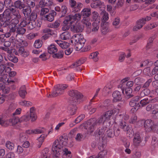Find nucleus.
<instances>
[{"instance_id":"obj_32","label":"nucleus","mask_w":158,"mask_h":158,"mask_svg":"<svg viewBox=\"0 0 158 158\" xmlns=\"http://www.w3.org/2000/svg\"><path fill=\"white\" fill-rule=\"evenodd\" d=\"M144 24H143V21L141 19L138 21L137 24L133 28V30L134 31H136L141 28Z\"/></svg>"},{"instance_id":"obj_12","label":"nucleus","mask_w":158,"mask_h":158,"mask_svg":"<svg viewBox=\"0 0 158 158\" xmlns=\"http://www.w3.org/2000/svg\"><path fill=\"white\" fill-rule=\"evenodd\" d=\"M128 78H124L121 81V83L122 84V87L123 89L122 90L123 92L124 91L123 89L124 87L123 86L124 84L126 85V88H131V87H132L134 85L133 81H127L128 80Z\"/></svg>"},{"instance_id":"obj_31","label":"nucleus","mask_w":158,"mask_h":158,"mask_svg":"<svg viewBox=\"0 0 158 158\" xmlns=\"http://www.w3.org/2000/svg\"><path fill=\"white\" fill-rule=\"evenodd\" d=\"M81 13L83 16L88 17L91 15V9L89 8H84L81 11Z\"/></svg>"},{"instance_id":"obj_19","label":"nucleus","mask_w":158,"mask_h":158,"mask_svg":"<svg viewBox=\"0 0 158 158\" xmlns=\"http://www.w3.org/2000/svg\"><path fill=\"white\" fill-rule=\"evenodd\" d=\"M53 3L52 0H41L39 2V7L42 8L44 6H52Z\"/></svg>"},{"instance_id":"obj_55","label":"nucleus","mask_w":158,"mask_h":158,"mask_svg":"<svg viewBox=\"0 0 158 158\" xmlns=\"http://www.w3.org/2000/svg\"><path fill=\"white\" fill-rule=\"evenodd\" d=\"M132 91V89L131 88H126L125 89V94L129 98L132 96L131 94Z\"/></svg>"},{"instance_id":"obj_56","label":"nucleus","mask_w":158,"mask_h":158,"mask_svg":"<svg viewBox=\"0 0 158 158\" xmlns=\"http://www.w3.org/2000/svg\"><path fill=\"white\" fill-rule=\"evenodd\" d=\"M30 120V117L29 114H28L26 115L22 116L20 118V122L23 121L27 122Z\"/></svg>"},{"instance_id":"obj_52","label":"nucleus","mask_w":158,"mask_h":158,"mask_svg":"<svg viewBox=\"0 0 158 158\" xmlns=\"http://www.w3.org/2000/svg\"><path fill=\"white\" fill-rule=\"evenodd\" d=\"M26 4L28 5L29 8H33L35 5V0H27Z\"/></svg>"},{"instance_id":"obj_42","label":"nucleus","mask_w":158,"mask_h":158,"mask_svg":"<svg viewBox=\"0 0 158 158\" xmlns=\"http://www.w3.org/2000/svg\"><path fill=\"white\" fill-rule=\"evenodd\" d=\"M120 19L118 18L114 19L113 21V25L116 28H118L119 27Z\"/></svg>"},{"instance_id":"obj_39","label":"nucleus","mask_w":158,"mask_h":158,"mask_svg":"<svg viewBox=\"0 0 158 158\" xmlns=\"http://www.w3.org/2000/svg\"><path fill=\"white\" fill-rule=\"evenodd\" d=\"M98 53L97 52H93L91 53L89 58L90 59H93V60L94 61H97L98 60Z\"/></svg>"},{"instance_id":"obj_38","label":"nucleus","mask_w":158,"mask_h":158,"mask_svg":"<svg viewBox=\"0 0 158 158\" xmlns=\"http://www.w3.org/2000/svg\"><path fill=\"white\" fill-rule=\"evenodd\" d=\"M63 52L62 51H60L58 53L53 54L52 56L54 58L60 59L63 57Z\"/></svg>"},{"instance_id":"obj_54","label":"nucleus","mask_w":158,"mask_h":158,"mask_svg":"<svg viewBox=\"0 0 158 158\" xmlns=\"http://www.w3.org/2000/svg\"><path fill=\"white\" fill-rule=\"evenodd\" d=\"M105 127H104L103 128H100L98 131V134L99 135L100 137L102 138L104 137V132L105 131Z\"/></svg>"},{"instance_id":"obj_27","label":"nucleus","mask_w":158,"mask_h":158,"mask_svg":"<svg viewBox=\"0 0 158 158\" xmlns=\"http://www.w3.org/2000/svg\"><path fill=\"white\" fill-rule=\"evenodd\" d=\"M48 53L52 55L56 52L58 49L56 46L53 44L50 45L48 48Z\"/></svg>"},{"instance_id":"obj_61","label":"nucleus","mask_w":158,"mask_h":158,"mask_svg":"<svg viewBox=\"0 0 158 158\" xmlns=\"http://www.w3.org/2000/svg\"><path fill=\"white\" fill-rule=\"evenodd\" d=\"M31 12V8L29 7L23 9V13L25 17L27 16Z\"/></svg>"},{"instance_id":"obj_11","label":"nucleus","mask_w":158,"mask_h":158,"mask_svg":"<svg viewBox=\"0 0 158 158\" xmlns=\"http://www.w3.org/2000/svg\"><path fill=\"white\" fill-rule=\"evenodd\" d=\"M84 29V26L79 22H76L75 25L71 27V30L74 32H82Z\"/></svg>"},{"instance_id":"obj_10","label":"nucleus","mask_w":158,"mask_h":158,"mask_svg":"<svg viewBox=\"0 0 158 158\" xmlns=\"http://www.w3.org/2000/svg\"><path fill=\"white\" fill-rule=\"evenodd\" d=\"M19 20L17 19H12L10 22V23L9 27L10 32H14L19 26Z\"/></svg>"},{"instance_id":"obj_46","label":"nucleus","mask_w":158,"mask_h":158,"mask_svg":"<svg viewBox=\"0 0 158 158\" xmlns=\"http://www.w3.org/2000/svg\"><path fill=\"white\" fill-rule=\"evenodd\" d=\"M127 132V135L129 137H131L134 134V132L131 127H127V128L125 129L124 131Z\"/></svg>"},{"instance_id":"obj_4","label":"nucleus","mask_w":158,"mask_h":158,"mask_svg":"<svg viewBox=\"0 0 158 158\" xmlns=\"http://www.w3.org/2000/svg\"><path fill=\"white\" fill-rule=\"evenodd\" d=\"M68 87L67 85L60 84L56 85L54 87L51 94L47 95L48 98L54 97L63 94L64 90Z\"/></svg>"},{"instance_id":"obj_17","label":"nucleus","mask_w":158,"mask_h":158,"mask_svg":"<svg viewBox=\"0 0 158 158\" xmlns=\"http://www.w3.org/2000/svg\"><path fill=\"white\" fill-rule=\"evenodd\" d=\"M119 111V110L118 109L114 108L112 110H109L105 113L103 114V116H105L108 120H109L112 114L118 113Z\"/></svg>"},{"instance_id":"obj_24","label":"nucleus","mask_w":158,"mask_h":158,"mask_svg":"<svg viewBox=\"0 0 158 158\" xmlns=\"http://www.w3.org/2000/svg\"><path fill=\"white\" fill-rule=\"evenodd\" d=\"M91 20L94 21V22H96V23L100 22L101 21L100 17L97 12L94 11L92 12Z\"/></svg>"},{"instance_id":"obj_57","label":"nucleus","mask_w":158,"mask_h":158,"mask_svg":"<svg viewBox=\"0 0 158 158\" xmlns=\"http://www.w3.org/2000/svg\"><path fill=\"white\" fill-rule=\"evenodd\" d=\"M42 45V41L40 40H37L35 41L34 43V46L36 48H40Z\"/></svg>"},{"instance_id":"obj_64","label":"nucleus","mask_w":158,"mask_h":158,"mask_svg":"<svg viewBox=\"0 0 158 158\" xmlns=\"http://www.w3.org/2000/svg\"><path fill=\"white\" fill-rule=\"evenodd\" d=\"M154 106L152 113L156 114V116L158 117V105L154 104Z\"/></svg>"},{"instance_id":"obj_48","label":"nucleus","mask_w":158,"mask_h":158,"mask_svg":"<svg viewBox=\"0 0 158 158\" xmlns=\"http://www.w3.org/2000/svg\"><path fill=\"white\" fill-rule=\"evenodd\" d=\"M77 107L75 105H70L69 108V113L71 115H74L76 112Z\"/></svg>"},{"instance_id":"obj_40","label":"nucleus","mask_w":158,"mask_h":158,"mask_svg":"<svg viewBox=\"0 0 158 158\" xmlns=\"http://www.w3.org/2000/svg\"><path fill=\"white\" fill-rule=\"evenodd\" d=\"M85 44H82L80 43L79 42H76L75 43V49L76 51H79L80 52L81 51V49L83 47Z\"/></svg>"},{"instance_id":"obj_26","label":"nucleus","mask_w":158,"mask_h":158,"mask_svg":"<svg viewBox=\"0 0 158 158\" xmlns=\"http://www.w3.org/2000/svg\"><path fill=\"white\" fill-rule=\"evenodd\" d=\"M19 94L20 96L22 98H24L26 95L27 94L26 90V88L25 85H23L21 86L19 89Z\"/></svg>"},{"instance_id":"obj_9","label":"nucleus","mask_w":158,"mask_h":158,"mask_svg":"<svg viewBox=\"0 0 158 158\" xmlns=\"http://www.w3.org/2000/svg\"><path fill=\"white\" fill-rule=\"evenodd\" d=\"M139 100V97L138 96H136L134 98L129 102L130 105L133 107L131 109V110L135 112L138 110L139 107V103L137 102Z\"/></svg>"},{"instance_id":"obj_29","label":"nucleus","mask_w":158,"mask_h":158,"mask_svg":"<svg viewBox=\"0 0 158 158\" xmlns=\"http://www.w3.org/2000/svg\"><path fill=\"white\" fill-rule=\"evenodd\" d=\"M56 42L62 49L67 48L69 46V44L66 42L56 40Z\"/></svg>"},{"instance_id":"obj_5","label":"nucleus","mask_w":158,"mask_h":158,"mask_svg":"<svg viewBox=\"0 0 158 158\" xmlns=\"http://www.w3.org/2000/svg\"><path fill=\"white\" fill-rule=\"evenodd\" d=\"M69 95L72 98L73 102L78 104L80 99L82 97V95L76 90H71L69 92Z\"/></svg>"},{"instance_id":"obj_62","label":"nucleus","mask_w":158,"mask_h":158,"mask_svg":"<svg viewBox=\"0 0 158 158\" xmlns=\"http://www.w3.org/2000/svg\"><path fill=\"white\" fill-rule=\"evenodd\" d=\"M8 59L10 61L16 63L18 61V59L14 55H10L8 56Z\"/></svg>"},{"instance_id":"obj_58","label":"nucleus","mask_w":158,"mask_h":158,"mask_svg":"<svg viewBox=\"0 0 158 158\" xmlns=\"http://www.w3.org/2000/svg\"><path fill=\"white\" fill-rule=\"evenodd\" d=\"M107 154V152L105 150L100 152L98 156L95 158H105V156Z\"/></svg>"},{"instance_id":"obj_45","label":"nucleus","mask_w":158,"mask_h":158,"mask_svg":"<svg viewBox=\"0 0 158 158\" xmlns=\"http://www.w3.org/2000/svg\"><path fill=\"white\" fill-rule=\"evenodd\" d=\"M81 23L85 24L87 27H89L91 25L90 19L88 18L84 17L82 20Z\"/></svg>"},{"instance_id":"obj_21","label":"nucleus","mask_w":158,"mask_h":158,"mask_svg":"<svg viewBox=\"0 0 158 158\" xmlns=\"http://www.w3.org/2000/svg\"><path fill=\"white\" fill-rule=\"evenodd\" d=\"M16 105L15 103H10L5 109V111L6 114H9L12 112L16 108Z\"/></svg>"},{"instance_id":"obj_36","label":"nucleus","mask_w":158,"mask_h":158,"mask_svg":"<svg viewBox=\"0 0 158 158\" xmlns=\"http://www.w3.org/2000/svg\"><path fill=\"white\" fill-rule=\"evenodd\" d=\"M102 4H103V2L100 1L92 2L91 4V6L92 8H96L98 7L100 8V6L102 5Z\"/></svg>"},{"instance_id":"obj_18","label":"nucleus","mask_w":158,"mask_h":158,"mask_svg":"<svg viewBox=\"0 0 158 158\" xmlns=\"http://www.w3.org/2000/svg\"><path fill=\"white\" fill-rule=\"evenodd\" d=\"M74 40L76 42L85 44L86 40L84 38L83 35L81 34H77L74 35Z\"/></svg>"},{"instance_id":"obj_50","label":"nucleus","mask_w":158,"mask_h":158,"mask_svg":"<svg viewBox=\"0 0 158 158\" xmlns=\"http://www.w3.org/2000/svg\"><path fill=\"white\" fill-rule=\"evenodd\" d=\"M28 138L27 136L25 133H21L20 135L19 140L21 142L26 140Z\"/></svg>"},{"instance_id":"obj_44","label":"nucleus","mask_w":158,"mask_h":158,"mask_svg":"<svg viewBox=\"0 0 158 158\" xmlns=\"http://www.w3.org/2000/svg\"><path fill=\"white\" fill-rule=\"evenodd\" d=\"M106 134L108 137L112 138L114 135V132L113 129L109 128L106 131Z\"/></svg>"},{"instance_id":"obj_49","label":"nucleus","mask_w":158,"mask_h":158,"mask_svg":"<svg viewBox=\"0 0 158 158\" xmlns=\"http://www.w3.org/2000/svg\"><path fill=\"white\" fill-rule=\"evenodd\" d=\"M6 66V69H5V72L8 73L11 70V69L10 67H12L14 66V64L10 62L4 64Z\"/></svg>"},{"instance_id":"obj_6","label":"nucleus","mask_w":158,"mask_h":158,"mask_svg":"<svg viewBox=\"0 0 158 158\" xmlns=\"http://www.w3.org/2000/svg\"><path fill=\"white\" fill-rule=\"evenodd\" d=\"M156 124L151 119H147L145 121L144 127L146 131L150 132L155 131L157 127Z\"/></svg>"},{"instance_id":"obj_1","label":"nucleus","mask_w":158,"mask_h":158,"mask_svg":"<svg viewBox=\"0 0 158 158\" xmlns=\"http://www.w3.org/2000/svg\"><path fill=\"white\" fill-rule=\"evenodd\" d=\"M108 120L106 117L103 116V114L97 120L95 118L90 119L83 125L89 132L91 133L94 131L97 125L103 124L104 122Z\"/></svg>"},{"instance_id":"obj_60","label":"nucleus","mask_w":158,"mask_h":158,"mask_svg":"<svg viewBox=\"0 0 158 158\" xmlns=\"http://www.w3.org/2000/svg\"><path fill=\"white\" fill-rule=\"evenodd\" d=\"M157 26L156 23H153L148 25L145 27L146 30H149L156 27Z\"/></svg>"},{"instance_id":"obj_37","label":"nucleus","mask_w":158,"mask_h":158,"mask_svg":"<svg viewBox=\"0 0 158 158\" xmlns=\"http://www.w3.org/2000/svg\"><path fill=\"white\" fill-rule=\"evenodd\" d=\"M14 6L16 8H19L21 9L23 8L24 7V4L20 1L18 0L16 1L15 3Z\"/></svg>"},{"instance_id":"obj_16","label":"nucleus","mask_w":158,"mask_h":158,"mask_svg":"<svg viewBox=\"0 0 158 158\" xmlns=\"http://www.w3.org/2000/svg\"><path fill=\"white\" fill-rule=\"evenodd\" d=\"M113 98V101L114 102H116L120 101L122 99V97L121 93L118 91H114L112 94Z\"/></svg>"},{"instance_id":"obj_63","label":"nucleus","mask_w":158,"mask_h":158,"mask_svg":"<svg viewBox=\"0 0 158 158\" xmlns=\"http://www.w3.org/2000/svg\"><path fill=\"white\" fill-rule=\"evenodd\" d=\"M150 90L148 89H144L141 92L140 95L141 97H143L145 95H148L150 93Z\"/></svg>"},{"instance_id":"obj_2","label":"nucleus","mask_w":158,"mask_h":158,"mask_svg":"<svg viewBox=\"0 0 158 158\" xmlns=\"http://www.w3.org/2000/svg\"><path fill=\"white\" fill-rule=\"evenodd\" d=\"M60 139V140L56 139L52 146V151L55 155L53 156V158H59L58 156L62 152L63 146H66L67 144V139H64L62 136Z\"/></svg>"},{"instance_id":"obj_43","label":"nucleus","mask_w":158,"mask_h":158,"mask_svg":"<svg viewBox=\"0 0 158 158\" xmlns=\"http://www.w3.org/2000/svg\"><path fill=\"white\" fill-rule=\"evenodd\" d=\"M6 18V20L5 21L4 23H3V26L4 27H6L9 25L10 23V21L7 19L8 18V16L4 15L3 13V15H0V20L3 17Z\"/></svg>"},{"instance_id":"obj_23","label":"nucleus","mask_w":158,"mask_h":158,"mask_svg":"<svg viewBox=\"0 0 158 158\" xmlns=\"http://www.w3.org/2000/svg\"><path fill=\"white\" fill-rule=\"evenodd\" d=\"M63 25L62 27V30L64 31H67L69 30L70 26L72 25V22L69 21L65 17V20L63 22Z\"/></svg>"},{"instance_id":"obj_30","label":"nucleus","mask_w":158,"mask_h":158,"mask_svg":"<svg viewBox=\"0 0 158 158\" xmlns=\"http://www.w3.org/2000/svg\"><path fill=\"white\" fill-rule=\"evenodd\" d=\"M27 26L29 29L31 30L36 26L40 27V24L39 25H38V24L37 25L35 21L30 20L27 24Z\"/></svg>"},{"instance_id":"obj_15","label":"nucleus","mask_w":158,"mask_h":158,"mask_svg":"<svg viewBox=\"0 0 158 158\" xmlns=\"http://www.w3.org/2000/svg\"><path fill=\"white\" fill-rule=\"evenodd\" d=\"M142 139L140 136L139 133H136L134 136L133 139V142L135 146L139 145L141 142Z\"/></svg>"},{"instance_id":"obj_13","label":"nucleus","mask_w":158,"mask_h":158,"mask_svg":"<svg viewBox=\"0 0 158 158\" xmlns=\"http://www.w3.org/2000/svg\"><path fill=\"white\" fill-rule=\"evenodd\" d=\"M101 33L103 35H106L110 32L109 24L107 23H101Z\"/></svg>"},{"instance_id":"obj_33","label":"nucleus","mask_w":158,"mask_h":158,"mask_svg":"<svg viewBox=\"0 0 158 158\" xmlns=\"http://www.w3.org/2000/svg\"><path fill=\"white\" fill-rule=\"evenodd\" d=\"M30 118L31 119L32 121H34L36 119V116L35 114L34 108L32 107L30 109Z\"/></svg>"},{"instance_id":"obj_47","label":"nucleus","mask_w":158,"mask_h":158,"mask_svg":"<svg viewBox=\"0 0 158 158\" xmlns=\"http://www.w3.org/2000/svg\"><path fill=\"white\" fill-rule=\"evenodd\" d=\"M37 16V12L35 11H33L30 16L29 19L30 20L35 21Z\"/></svg>"},{"instance_id":"obj_51","label":"nucleus","mask_w":158,"mask_h":158,"mask_svg":"<svg viewBox=\"0 0 158 158\" xmlns=\"http://www.w3.org/2000/svg\"><path fill=\"white\" fill-rule=\"evenodd\" d=\"M6 146L9 150L13 149L14 147V144L10 141H7L6 143Z\"/></svg>"},{"instance_id":"obj_28","label":"nucleus","mask_w":158,"mask_h":158,"mask_svg":"<svg viewBox=\"0 0 158 158\" xmlns=\"http://www.w3.org/2000/svg\"><path fill=\"white\" fill-rule=\"evenodd\" d=\"M71 37L70 33L68 31H65L62 33L60 35V38L61 40H65L69 39Z\"/></svg>"},{"instance_id":"obj_3","label":"nucleus","mask_w":158,"mask_h":158,"mask_svg":"<svg viewBox=\"0 0 158 158\" xmlns=\"http://www.w3.org/2000/svg\"><path fill=\"white\" fill-rule=\"evenodd\" d=\"M3 15L8 16V18L7 19L9 21L11 19H17L19 20L21 17L19 10L15 6L6 9L3 12Z\"/></svg>"},{"instance_id":"obj_59","label":"nucleus","mask_w":158,"mask_h":158,"mask_svg":"<svg viewBox=\"0 0 158 158\" xmlns=\"http://www.w3.org/2000/svg\"><path fill=\"white\" fill-rule=\"evenodd\" d=\"M26 29L23 27L18 26L17 30V33L19 34H23L26 32Z\"/></svg>"},{"instance_id":"obj_20","label":"nucleus","mask_w":158,"mask_h":158,"mask_svg":"<svg viewBox=\"0 0 158 158\" xmlns=\"http://www.w3.org/2000/svg\"><path fill=\"white\" fill-rule=\"evenodd\" d=\"M101 15H102V18L101 19L102 23H107L109 24L108 22H106L108 20L109 14L105 10L102 11L101 13Z\"/></svg>"},{"instance_id":"obj_41","label":"nucleus","mask_w":158,"mask_h":158,"mask_svg":"<svg viewBox=\"0 0 158 158\" xmlns=\"http://www.w3.org/2000/svg\"><path fill=\"white\" fill-rule=\"evenodd\" d=\"M4 4L6 7L9 8H12L13 6H14L13 5L12 2L11 0H5Z\"/></svg>"},{"instance_id":"obj_14","label":"nucleus","mask_w":158,"mask_h":158,"mask_svg":"<svg viewBox=\"0 0 158 158\" xmlns=\"http://www.w3.org/2000/svg\"><path fill=\"white\" fill-rule=\"evenodd\" d=\"M41 155L43 158H52L51 152L48 148H45L42 151Z\"/></svg>"},{"instance_id":"obj_22","label":"nucleus","mask_w":158,"mask_h":158,"mask_svg":"<svg viewBox=\"0 0 158 158\" xmlns=\"http://www.w3.org/2000/svg\"><path fill=\"white\" fill-rule=\"evenodd\" d=\"M56 15V13L54 10L49 13L45 16V19L49 22H52L54 19V16Z\"/></svg>"},{"instance_id":"obj_25","label":"nucleus","mask_w":158,"mask_h":158,"mask_svg":"<svg viewBox=\"0 0 158 158\" xmlns=\"http://www.w3.org/2000/svg\"><path fill=\"white\" fill-rule=\"evenodd\" d=\"M20 119L17 117H14L10 119L7 121L9 125L14 126L18 123L19 122H20Z\"/></svg>"},{"instance_id":"obj_35","label":"nucleus","mask_w":158,"mask_h":158,"mask_svg":"<svg viewBox=\"0 0 158 158\" xmlns=\"http://www.w3.org/2000/svg\"><path fill=\"white\" fill-rule=\"evenodd\" d=\"M112 86L111 83L107 84L103 89V92L106 94H108L111 91Z\"/></svg>"},{"instance_id":"obj_8","label":"nucleus","mask_w":158,"mask_h":158,"mask_svg":"<svg viewBox=\"0 0 158 158\" xmlns=\"http://www.w3.org/2000/svg\"><path fill=\"white\" fill-rule=\"evenodd\" d=\"M81 14L79 13H77L74 15L71 14L66 17V18L69 21L72 22V24L74 22H80L81 18Z\"/></svg>"},{"instance_id":"obj_53","label":"nucleus","mask_w":158,"mask_h":158,"mask_svg":"<svg viewBox=\"0 0 158 158\" xmlns=\"http://www.w3.org/2000/svg\"><path fill=\"white\" fill-rule=\"evenodd\" d=\"M48 135L45 134H42L40 137L37 139L38 143H43L44 139Z\"/></svg>"},{"instance_id":"obj_34","label":"nucleus","mask_w":158,"mask_h":158,"mask_svg":"<svg viewBox=\"0 0 158 158\" xmlns=\"http://www.w3.org/2000/svg\"><path fill=\"white\" fill-rule=\"evenodd\" d=\"M100 22H94L92 24V31L94 33L97 32L99 29Z\"/></svg>"},{"instance_id":"obj_7","label":"nucleus","mask_w":158,"mask_h":158,"mask_svg":"<svg viewBox=\"0 0 158 158\" xmlns=\"http://www.w3.org/2000/svg\"><path fill=\"white\" fill-rule=\"evenodd\" d=\"M69 2L71 7L72 8V12L74 13L79 12L83 6V4L80 2L77 3L74 0H70Z\"/></svg>"}]
</instances>
